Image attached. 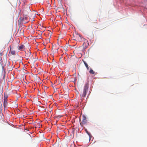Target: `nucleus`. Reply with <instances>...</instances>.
<instances>
[{"instance_id": "obj_1", "label": "nucleus", "mask_w": 147, "mask_h": 147, "mask_svg": "<svg viewBox=\"0 0 147 147\" xmlns=\"http://www.w3.org/2000/svg\"><path fill=\"white\" fill-rule=\"evenodd\" d=\"M89 85L88 83L84 85L83 90L81 91L80 94V98L82 100H84V98L86 97L88 91Z\"/></svg>"}, {"instance_id": "obj_2", "label": "nucleus", "mask_w": 147, "mask_h": 147, "mask_svg": "<svg viewBox=\"0 0 147 147\" xmlns=\"http://www.w3.org/2000/svg\"><path fill=\"white\" fill-rule=\"evenodd\" d=\"M29 18L28 15H24L23 17H20L19 19V21L20 23L25 22V23H27L29 21Z\"/></svg>"}, {"instance_id": "obj_3", "label": "nucleus", "mask_w": 147, "mask_h": 147, "mask_svg": "<svg viewBox=\"0 0 147 147\" xmlns=\"http://www.w3.org/2000/svg\"><path fill=\"white\" fill-rule=\"evenodd\" d=\"M31 11V10L29 7L27 5L24 8L23 11V13L24 15H28V13Z\"/></svg>"}, {"instance_id": "obj_4", "label": "nucleus", "mask_w": 147, "mask_h": 147, "mask_svg": "<svg viewBox=\"0 0 147 147\" xmlns=\"http://www.w3.org/2000/svg\"><path fill=\"white\" fill-rule=\"evenodd\" d=\"M32 56L33 55L31 54V52L30 50L26 52L25 57L27 59H29V58H30L31 59H32Z\"/></svg>"}, {"instance_id": "obj_5", "label": "nucleus", "mask_w": 147, "mask_h": 147, "mask_svg": "<svg viewBox=\"0 0 147 147\" xmlns=\"http://www.w3.org/2000/svg\"><path fill=\"white\" fill-rule=\"evenodd\" d=\"M83 39L84 40L83 41H84V42L82 45V46L83 47L84 49H86L89 45V43L87 40L85 38H83Z\"/></svg>"}, {"instance_id": "obj_6", "label": "nucleus", "mask_w": 147, "mask_h": 147, "mask_svg": "<svg viewBox=\"0 0 147 147\" xmlns=\"http://www.w3.org/2000/svg\"><path fill=\"white\" fill-rule=\"evenodd\" d=\"M76 39L79 41H81L84 40L83 39L84 38L83 37L82 35L78 33L76 34Z\"/></svg>"}, {"instance_id": "obj_7", "label": "nucleus", "mask_w": 147, "mask_h": 147, "mask_svg": "<svg viewBox=\"0 0 147 147\" xmlns=\"http://www.w3.org/2000/svg\"><path fill=\"white\" fill-rule=\"evenodd\" d=\"M83 118L82 120V121L80 122V124L81 125H82V124H86L87 122V118L86 117L83 115Z\"/></svg>"}, {"instance_id": "obj_8", "label": "nucleus", "mask_w": 147, "mask_h": 147, "mask_svg": "<svg viewBox=\"0 0 147 147\" xmlns=\"http://www.w3.org/2000/svg\"><path fill=\"white\" fill-rule=\"evenodd\" d=\"M7 99H6V98L4 99V103H3V106L4 107H6L7 106Z\"/></svg>"}, {"instance_id": "obj_9", "label": "nucleus", "mask_w": 147, "mask_h": 147, "mask_svg": "<svg viewBox=\"0 0 147 147\" xmlns=\"http://www.w3.org/2000/svg\"><path fill=\"white\" fill-rule=\"evenodd\" d=\"M24 47V46L23 45H21L19 47L18 49L20 50H22Z\"/></svg>"}, {"instance_id": "obj_10", "label": "nucleus", "mask_w": 147, "mask_h": 147, "mask_svg": "<svg viewBox=\"0 0 147 147\" xmlns=\"http://www.w3.org/2000/svg\"><path fill=\"white\" fill-rule=\"evenodd\" d=\"M58 49H54L53 48H52V51L54 53H57L58 52Z\"/></svg>"}, {"instance_id": "obj_11", "label": "nucleus", "mask_w": 147, "mask_h": 147, "mask_svg": "<svg viewBox=\"0 0 147 147\" xmlns=\"http://www.w3.org/2000/svg\"><path fill=\"white\" fill-rule=\"evenodd\" d=\"M89 73L90 74H95V72L92 69H90L89 71Z\"/></svg>"}, {"instance_id": "obj_12", "label": "nucleus", "mask_w": 147, "mask_h": 147, "mask_svg": "<svg viewBox=\"0 0 147 147\" xmlns=\"http://www.w3.org/2000/svg\"><path fill=\"white\" fill-rule=\"evenodd\" d=\"M83 62H84V63L87 69L88 70H89V67H88V65L87 63H86V62L84 61H83Z\"/></svg>"}, {"instance_id": "obj_13", "label": "nucleus", "mask_w": 147, "mask_h": 147, "mask_svg": "<svg viewBox=\"0 0 147 147\" xmlns=\"http://www.w3.org/2000/svg\"><path fill=\"white\" fill-rule=\"evenodd\" d=\"M85 130L86 132L88 134V135L90 137V136H91V134L88 132V131L86 129H85Z\"/></svg>"}, {"instance_id": "obj_14", "label": "nucleus", "mask_w": 147, "mask_h": 147, "mask_svg": "<svg viewBox=\"0 0 147 147\" xmlns=\"http://www.w3.org/2000/svg\"><path fill=\"white\" fill-rule=\"evenodd\" d=\"M11 53L13 55H14L15 54V52L14 51H12L11 52Z\"/></svg>"}, {"instance_id": "obj_15", "label": "nucleus", "mask_w": 147, "mask_h": 147, "mask_svg": "<svg viewBox=\"0 0 147 147\" xmlns=\"http://www.w3.org/2000/svg\"><path fill=\"white\" fill-rule=\"evenodd\" d=\"M7 96H4V99H5V98H6V99H7Z\"/></svg>"}, {"instance_id": "obj_16", "label": "nucleus", "mask_w": 147, "mask_h": 147, "mask_svg": "<svg viewBox=\"0 0 147 147\" xmlns=\"http://www.w3.org/2000/svg\"><path fill=\"white\" fill-rule=\"evenodd\" d=\"M3 55V53H0V56H2Z\"/></svg>"}]
</instances>
